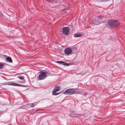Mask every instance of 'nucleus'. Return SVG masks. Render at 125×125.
<instances>
[{
  "label": "nucleus",
  "instance_id": "8",
  "mask_svg": "<svg viewBox=\"0 0 125 125\" xmlns=\"http://www.w3.org/2000/svg\"><path fill=\"white\" fill-rule=\"evenodd\" d=\"M97 18H98V20L99 21L100 24L102 23L103 22V19L102 16H100L97 17Z\"/></svg>",
  "mask_w": 125,
  "mask_h": 125
},
{
  "label": "nucleus",
  "instance_id": "21",
  "mask_svg": "<svg viewBox=\"0 0 125 125\" xmlns=\"http://www.w3.org/2000/svg\"><path fill=\"white\" fill-rule=\"evenodd\" d=\"M68 9V8H66L65 9H64L63 10H67Z\"/></svg>",
  "mask_w": 125,
  "mask_h": 125
},
{
  "label": "nucleus",
  "instance_id": "17",
  "mask_svg": "<svg viewBox=\"0 0 125 125\" xmlns=\"http://www.w3.org/2000/svg\"><path fill=\"white\" fill-rule=\"evenodd\" d=\"M75 93L80 94H81V92L80 91H76L75 92Z\"/></svg>",
  "mask_w": 125,
  "mask_h": 125
},
{
  "label": "nucleus",
  "instance_id": "10",
  "mask_svg": "<svg viewBox=\"0 0 125 125\" xmlns=\"http://www.w3.org/2000/svg\"><path fill=\"white\" fill-rule=\"evenodd\" d=\"M5 60L6 62H12L11 58L9 56H7V58L5 59Z\"/></svg>",
  "mask_w": 125,
  "mask_h": 125
},
{
  "label": "nucleus",
  "instance_id": "9",
  "mask_svg": "<svg viewBox=\"0 0 125 125\" xmlns=\"http://www.w3.org/2000/svg\"><path fill=\"white\" fill-rule=\"evenodd\" d=\"M60 88L59 86H57L55 87L53 89V91L52 92L56 93L58 91L60 90Z\"/></svg>",
  "mask_w": 125,
  "mask_h": 125
},
{
  "label": "nucleus",
  "instance_id": "14",
  "mask_svg": "<svg viewBox=\"0 0 125 125\" xmlns=\"http://www.w3.org/2000/svg\"><path fill=\"white\" fill-rule=\"evenodd\" d=\"M70 63H67L66 62H63V63H62V65H67V66H69L70 64Z\"/></svg>",
  "mask_w": 125,
  "mask_h": 125
},
{
  "label": "nucleus",
  "instance_id": "2",
  "mask_svg": "<svg viewBox=\"0 0 125 125\" xmlns=\"http://www.w3.org/2000/svg\"><path fill=\"white\" fill-rule=\"evenodd\" d=\"M75 92V90L73 88H69L66 90V91L63 93L65 94L72 95Z\"/></svg>",
  "mask_w": 125,
  "mask_h": 125
},
{
  "label": "nucleus",
  "instance_id": "5",
  "mask_svg": "<svg viewBox=\"0 0 125 125\" xmlns=\"http://www.w3.org/2000/svg\"><path fill=\"white\" fill-rule=\"evenodd\" d=\"M72 49V48L71 49L69 48H66L64 50L65 53L66 54L69 55L70 54H73L75 52H73L72 51H73V50Z\"/></svg>",
  "mask_w": 125,
  "mask_h": 125
},
{
  "label": "nucleus",
  "instance_id": "16",
  "mask_svg": "<svg viewBox=\"0 0 125 125\" xmlns=\"http://www.w3.org/2000/svg\"><path fill=\"white\" fill-rule=\"evenodd\" d=\"M43 73H44L46 75H47V74H49L50 73L48 71H46L44 72H43Z\"/></svg>",
  "mask_w": 125,
  "mask_h": 125
},
{
  "label": "nucleus",
  "instance_id": "7",
  "mask_svg": "<svg viewBox=\"0 0 125 125\" xmlns=\"http://www.w3.org/2000/svg\"><path fill=\"white\" fill-rule=\"evenodd\" d=\"M93 23L96 25H97L100 24L99 22L98 21V18L97 17L93 18L92 20Z\"/></svg>",
  "mask_w": 125,
  "mask_h": 125
},
{
  "label": "nucleus",
  "instance_id": "11",
  "mask_svg": "<svg viewBox=\"0 0 125 125\" xmlns=\"http://www.w3.org/2000/svg\"><path fill=\"white\" fill-rule=\"evenodd\" d=\"M82 35L81 34H80L77 32L76 33L74 34L73 36L74 37H81Z\"/></svg>",
  "mask_w": 125,
  "mask_h": 125
},
{
  "label": "nucleus",
  "instance_id": "19",
  "mask_svg": "<svg viewBox=\"0 0 125 125\" xmlns=\"http://www.w3.org/2000/svg\"><path fill=\"white\" fill-rule=\"evenodd\" d=\"M56 63H60L62 64V63H63V62L62 61H57L56 62Z\"/></svg>",
  "mask_w": 125,
  "mask_h": 125
},
{
  "label": "nucleus",
  "instance_id": "20",
  "mask_svg": "<svg viewBox=\"0 0 125 125\" xmlns=\"http://www.w3.org/2000/svg\"><path fill=\"white\" fill-rule=\"evenodd\" d=\"M4 65L1 63H0V69Z\"/></svg>",
  "mask_w": 125,
  "mask_h": 125
},
{
  "label": "nucleus",
  "instance_id": "3",
  "mask_svg": "<svg viewBox=\"0 0 125 125\" xmlns=\"http://www.w3.org/2000/svg\"><path fill=\"white\" fill-rule=\"evenodd\" d=\"M3 84L4 85H11L16 86H19V87L22 86V85L19 84L17 83H14L12 82H5L3 83Z\"/></svg>",
  "mask_w": 125,
  "mask_h": 125
},
{
  "label": "nucleus",
  "instance_id": "13",
  "mask_svg": "<svg viewBox=\"0 0 125 125\" xmlns=\"http://www.w3.org/2000/svg\"><path fill=\"white\" fill-rule=\"evenodd\" d=\"M49 2H52V3L53 2H56V3H58V0H47Z\"/></svg>",
  "mask_w": 125,
  "mask_h": 125
},
{
  "label": "nucleus",
  "instance_id": "18",
  "mask_svg": "<svg viewBox=\"0 0 125 125\" xmlns=\"http://www.w3.org/2000/svg\"><path fill=\"white\" fill-rule=\"evenodd\" d=\"M60 93H55L54 92H52V95H56L59 94Z\"/></svg>",
  "mask_w": 125,
  "mask_h": 125
},
{
  "label": "nucleus",
  "instance_id": "4",
  "mask_svg": "<svg viewBox=\"0 0 125 125\" xmlns=\"http://www.w3.org/2000/svg\"><path fill=\"white\" fill-rule=\"evenodd\" d=\"M47 77V75L45 74L43 72H42L39 75V80H41L45 79Z\"/></svg>",
  "mask_w": 125,
  "mask_h": 125
},
{
  "label": "nucleus",
  "instance_id": "12",
  "mask_svg": "<svg viewBox=\"0 0 125 125\" xmlns=\"http://www.w3.org/2000/svg\"><path fill=\"white\" fill-rule=\"evenodd\" d=\"M18 78L20 80H22V82L25 83V80L24 79V78L21 76H18Z\"/></svg>",
  "mask_w": 125,
  "mask_h": 125
},
{
  "label": "nucleus",
  "instance_id": "15",
  "mask_svg": "<svg viewBox=\"0 0 125 125\" xmlns=\"http://www.w3.org/2000/svg\"><path fill=\"white\" fill-rule=\"evenodd\" d=\"M31 105L32 107H33L35 106L37 104V103L36 102L34 103H33L30 104Z\"/></svg>",
  "mask_w": 125,
  "mask_h": 125
},
{
  "label": "nucleus",
  "instance_id": "6",
  "mask_svg": "<svg viewBox=\"0 0 125 125\" xmlns=\"http://www.w3.org/2000/svg\"><path fill=\"white\" fill-rule=\"evenodd\" d=\"M69 32V28L66 27H64L62 29V32L65 35H68Z\"/></svg>",
  "mask_w": 125,
  "mask_h": 125
},
{
  "label": "nucleus",
  "instance_id": "22",
  "mask_svg": "<svg viewBox=\"0 0 125 125\" xmlns=\"http://www.w3.org/2000/svg\"><path fill=\"white\" fill-rule=\"evenodd\" d=\"M41 110V109H37L36 110V111H38L40 110Z\"/></svg>",
  "mask_w": 125,
  "mask_h": 125
},
{
  "label": "nucleus",
  "instance_id": "1",
  "mask_svg": "<svg viewBox=\"0 0 125 125\" xmlns=\"http://www.w3.org/2000/svg\"><path fill=\"white\" fill-rule=\"evenodd\" d=\"M108 24L110 26L113 28L117 27L120 25V23L118 21L113 19L109 20L108 22Z\"/></svg>",
  "mask_w": 125,
  "mask_h": 125
}]
</instances>
